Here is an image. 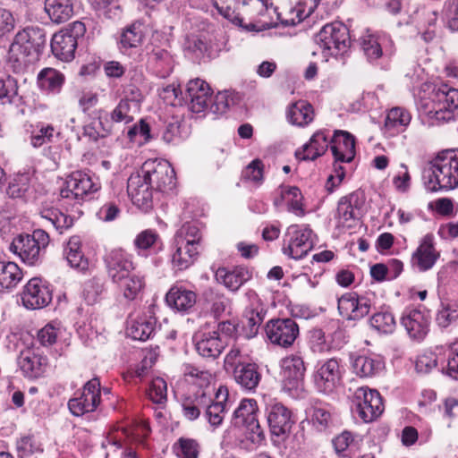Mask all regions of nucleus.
Wrapping results in <instances>:
<instances>
[{
  "label": "nucleus",
  "instance_id": "obj_26",
  "mask_svg": "<svg viewBox=\"0 0 458 458\" xmlns=\"http://www.w3.org/2000/svg\"><path fill=\"white\" fill-rule=\"evenodd\" d=\"M226 336L217 331L203 333L196 343L198 352L203 357L216 358L226 346Z\"/></svg>",
  "mask_w": 458,
  "mask_h": 458
},
{
  "label": "nucleus",
  "instance_id": "obj_40",
  "mask_svg": "<svg viewBox=\"0 0 458 458\" xmlns=\"http://www.w3.org/2000/svg\"><path fill=\"white\" fill-rule=\"evenodd\" d=\"M64 82V76L54 68H45L38 74V85L40 89L57 94Z\"/></svg>",
  "mask_w": 458,
  "mask_h": 458
},
{
  "label": "nucleus",
  "instance_id": "obj_28",
  "mask_svg": "<svg viewBox=\"0 0 458 458\" xmlns=\"http://www.w3.org/2000/svg\"><path fill=\"white\" fill-rule=\"evenodd\" d=\"M354 138L347 131H338L335 132L332 140L331 151L335 160L340 162H351L354 157Z\"/></svg>",
  "mask_w": 458,
  "mask_h": 458
},
{
  "label": "nucleus",
  "instance_id": "obj_44",
  "mask_svg": "<svg viewBox=\"0 0 458 458\" xmlns=\"http://www.w3.org/2000/svg\"><path fill=\"white\" fill-rule=\"evenodd\" d=\"M157 320L155 318L141 317L128 328V335L134 340L146 341L155 332Z\"/></svg>",
  "mask_w": 458,
  "mask_h": 458
},
{
  "label": "nucleus",
  "instance_id": "obj_14",
  "mask_svg": "<svg viewBox=\"0 0 458 458\" xmlns=\"http://www.w3.org/2000/svg\"><path fill=\"white\" fill-rule=\"evenodd\" d=\"M266 334L272 344L289 347L299 335V327L292 318L270 320L267 324Z\"/></svg>",
  "mask_w": 458,
  "mask_h": 458
},
{
  "label": "nucleus",
  "instance_id": "obj_51",
  "mask_svg": "<svg viewBox=\"0 0 458 458\" xmlns=\"http://www.w3.org/2000/svg\"><path fill=\"white\" fill-rule=\"evenodd\" d=\"M123 296L127 300H134L144 285L143 278L137 275H129L119 282H115Z\"/></svg>",
  "mask_w": 458,
  "mask_h": 458
},
{
  "label": "nucleus",
  "instance_id": "obj_31",
  "mask_svg": "<svg viewBox=\"0 0 458 458\" xmlns=\"http://www.w3.org/2000/svg\"><path fill=\"white\" fill-rule=\"evenodd\" d=\"M411 121L409 111L403 107L391 108L386 117L384 129L389 136H394L406 130Z\"/></svg>",
  "mask_w": 458,
  "mask_h": 458
},
{
  "label": "nucleus",
  "instance_id": "obj_24",
  "mask_svg": "<svg viewBox=\"0 0 458 458\" xmlns=\"http://www.w3.org/2000/svg\"><path fill=\"white\" fill-rule=\"evenodd\" d=\"M284 384L289 389L297 388L302 383L306 368L301 357L290 355L281 360Z\"/></svg>",
  "mask_w": 458,
  "mask_h": 458
},
{
  "label": "nucleus",
  "instance_id": "obj_36",
  "mask_svg": "<svg viewBox=\"0 0 458 458\" xmlns=\"http://www.w3.org/2000/svg\"><path fill=\"white\" fill-rule=\"evenodd\" d=\"M384 367V361L379 356H358L352 362L354 373L361 377L376 376Z\"/></svg>",
  "mask_w": 458,
  "mask_h": 458
},
{
  "label": "nucleus",
  "instance_id": "obj_52",
  "mask_svg": "<svg viewBox=\"0 0 458 458\" xmlns=\"http://www.w3.org/2000/svg\"><path fill=\"white\" fill-rule=\"evenodd\" d=\"M173 451L178 458H198L199 445L192 438L180 437L174 444Z\"/></svg>",
  "mask_w": 458,
  "mask_h": 458
},
{
  "label": "nucleus",
  "instance_id": "obj_20",
  "mask_svg": "<svg viewBox=\"0 0 458 458\" xmlns=\"http://www.w3.org/2000/svg\"><path fill=\"white\" fill-rule=\"evenodd\" d=\"M245 296L249 304L246 306L243 313L242 324L248 330V335L254 336L265 318L266 310L261 300L254 291L248 290Z\"/></svg>",
  "mask_w": 458,
  "mask_h": 458
},
{
  "label": "nucleus",
  "instance_id": "obj_32",
  "mask_svg": "<svg viewBox=\"0 0 458 458\" xmlns=\"http://www.w3.org/2000/svg\"><path fill=\"white\" fill-rule=\"evenodd\" d=\"M329 142L324 131H317L310 141L303 145L302 150L296 151V157L302 160H315L328 148Z\"/></svg>",
  "mask_w": 458,
  "mask_h": 458
},
{
  "label": "nucleus",
  "instance_id": "obj_8",
  "mask_svg": "<svg viewBox=\"0 0 458 458\" xmlns=\"http://www.w3.org/2000/svg\"><path fill=\"white\" fill-rule=\"evenodd\" d=\"M312 231L305 225H290L284 238L283 253L299 259L306 256L313 248Z\"/></svg>",
  "mask_w": 458,
  "mask_h": 458
},
{
  "label": "nucleus",
  "instance_id": "obj_4",
  "mask_svg": "<svg viewBox=\"0 0 458 458\" xmlns=\"http://www.w3.org/2000/svg\"><path fill=\"white\" fill-rule=\"evenodd\" d=\"M422 106L431 120L438 123L454 120L458 108V89L445 83L436 85Z\"/></svg>",
  "mask_w": 458,
  "mask_h": 458
},
{
  "label": "nucleus",
  "instance_id": "obj_56",
  "mask_svg": "<svg viewBox=\"0 0 458 458\" xmlns=\"http://www.w3.org/2000/svg\"><path fill=\"white\" fill-rule=\"evenodd\" d=\"M309 344L314 353L325 354L328 352L332 346L327 341L325 333L320 328H313L310 331Z\"/></svg>",
  "mask_w": 458,
  "mask_h": 458
},
{
  "label": "nucleus",
  "instance_id": "obj_62",
  "mask_svg": "<svg viewBox=\"0 0 458 458\" xmlns=\"http://www.w3.org/2000/svg\"><path fill=\"white\" fill-rule=\"evenodd\" d=\"M311 421L318 431H324L332 424L331 412L325 407H314Z\"/></svg>",
  "mask_w": 458,
  "mask_h": 458
},
{
  "label": "nucleus",
  "instance_id": "obj_47",
  "mask_svg": "<svg viewBox=\"0 0 458 458\" xmlns=\"http://www.w3.org/2000/svg\"><path fill=\"white\" fill-rule=\"evenodd\" d=\"M184 376L188 382L202 388L207 393H211L208 391V388L214 379V376L209 370L189 365L185 368Z\"/></svg>",
  "mask_w": 458,
  "mask_h": 458
},
{
  "label": "nucleus",
  "instance_id": "obj_54",
  "mask_svg": "<svg viewBox=\"0 0 458 458\" xmlns=\"http://www.w3.org/2000/svg\"><path fill=\"white\" fill-rule=\"evenodd\" d=\"M143 39L141 24L134 23L128 27L121 35L120 45L122 48H131L140 46Z\"/></svg>",
  "mask_w": 458,
  "mask_h": 458
},
{
  "label": "nucleus",
  "instance_id": "obj_2",
  "mask_svg": "<svg viewBox=\"0 0 458 458\" xmlns=\"http://www.w3.org/2000/svg\"><path fill=\"white\" fill-rule=\"evenodd\" d=\"M46 34L39 27L30 26L16 33L7 53V64L14 72H21L39 60L46 46Z\"/></svg>",
  "mask_w": 458,
  "mask_h": 458
},
{
  "label": "nucleus",
  "instance_id": "obj_12",
  "mask_svg": "<svg viewBox=\"0 0 458 458\" xmlns=\"http://www.w3.org/2000/svg\"><path fill=\"white\" fill-rule=\"evenodd\" d=\"M361 206L357 193L341 198L335 215V226L343 231L355 227L360 217Z\"/></svg>",
  "mask_w": 458,
  "mask_h": 458
},
{
  "label": "nucleus",
  "instance_id": "obj_38",
  "mask_svg": "<svg viewBox=\"0 0 458 458\" xmlns=\"http://www.w3.org/2000/svg\"><path fill=\"white\" fill-rule=\"evenodd\" d=\"M211 401V393L205 390L198 391L193 397H189L182 402V415L189 420H195L200 415V410L204 409Z\"/></svg>",
  "mask_w": 458,
  "mask_h": 458
},
{
  "label": "nucleus",
  "instance_id": "obj_13",
  "mask_svg": "<svg viewBox=\"0 0 458 458\" xmlns=\"http://www.w3.org/2000/svg\"><path fill=\"white\" fill-rule=\"evenodd\" d=\"M100 382L98 378L89 380L79 397L69 401L68 406L71 412L75 416H81L84 413L94 411L100 403Z\"/></svg>",
  "mask_w": 458,
  "mask_h": 458
},
{
  "label": "nucleus",
  "instance_id": "obj_42",
  "mask_svg": "<svg viewBox=\"0 0 458 458\" xmlns=\"http://www.w3.org/2000/svg\"><path fill=\"white\" fill-rule=\"evenodd\" d=\"M301 199V193L297 187L282 186L280 188V198H276L274 203L276 206H279L283 201H286L289 211L297 216H302L304 212Z\"/></svg>",
  "mask_w": 458,
  "mask_h": 458
},
{
  "label": "nucleus",
  "instance_id": "obj_17",
  "mask_svg": "<svg viewBox=\"0 0 458 458\" xmlns=\"http://www.w3.org/2000/svg\"><path fill=\"white\" fill-rule=\"evenodd\" d=\"M401 324L410 338L415 341H422L428 333V316L417 308H406L402 314Z\"/></svg>",
  "mask_w": 458,
  "mask_h": 458
},
{
  "label": "nucleus",
  "instance_id": "obj_64",
  "mask_svg": "<svg viewBox=\"0 0 458 458\" xmlns=\"http://www.w3.org/2000/svg\"><path fill=\"white\" fill-rule=\"evenodd\" d=\"M55 128L52 125H42L38 131H33L30 142L33 147L38 148L47 142H50L55 134Z\"/></svg>",
  "mask_w": 458,
  "mask_h": 458
},
{
  "label": "nucleus",
  "instance_id": "obj_15",
  "mask_svg": "<svg viewBox=\"0 0 458 458\" xmlns=\"http://www.w3.org/2000/svg\"><path fill=\"white\" fill-rule=\"evenodd\" d=\"M342 373L336 358H331L318 365L314 375V384L319 392L330 394L340 385Z\"/></svg>",
  "mask_w": 458,
  "mask_h": 458
},
{
  "label": "nucleus",
  "instance_id": "obj_1",
  "mask_svg": "<svg viewBox=\"0 0 458 458\" xmlns=\"http://www.w3.org/2000/svg\"><path fill=\"white\" fill-rule=\"evenodd\" d=\"M175 185V173L170 163L149 159L129 177L127 191L135 205L147 208L152 200L153 191L169 192Z\"/></svg>",
  "mask_w": 458,
  "mask_h": 458
},
{
  "label": "nucleus",
  "instance_id": "obj_39",
  "mask_svg": "<svg viewBox=\"0 0 458 458\" xmlns=\"http://www.w3.org/2000/svg\"><path fill=\"white\" fill-rule=\"evenodd\" d=\"M22 277L23 274L16 263L0 261V292L13 289Z\"/></svg>",
  "mask_w": 458,
  "mask_h": 458
},
{
  "label": "nucleus",
  "instance_id": "obj_5",
  "mask_svg": "<svg viewBox=\"0 0 458 458\" xmlns=\"http://www.w3.org/2000/svg\"><path fill=\"white\" fill-rule=\"evenodd\" d=\"M315 43L327 61L329 56L346 53L351 46L347 27L341 22H332L322 27L314 38Z\"/></svg>",
  "mask_w": 458,
  "mask_h": 458
},
{
  "label": "nucleus",
  "instance_id": "obj_60",
  "mask_svg": "<svg viewBox=\"0 0 458 458\" xmlns=\"http://www.w3.org/2000/svg\"><path fill=\"white\" fill-rule=\"evenodd\" d=\"M18 95V82L11 76L0 77V100L11 103Z\"/></svg>",
  "mask_w": 458,
  "mask_h": 458
},
{
  "label": "nucleus",
  "instance_id": "obj_23",
  "mask_svg": "<svg viewBox=\"0 0 458 458\" xmlns=\"http://www.w3.org/2000/svg\"><path fill=\"white\" fill-rule=\"evenodd\" d=\"M186 94L191 112L199 114L208 108L211 89L206 81L200 79L191 80L187 84Z\"/></svg>",
  "mask_w": 458,
  "mask_h": 458
},
{
  "label": "nucleus",
  "instance_id": "obj_18",
  "mask_svg": "<svg viewBox=\"0 0 458 458\" xmlns=\"http://www.w3.org/2000/svg\"><path fill=\"white\" fill-rule=\"evenodd\" d=\"M52 300L48 285L40 278H31L24 286L21 301L27 309L37 310L47 306Z\"/></svg>",
  "mask_w": 458,
  "mask_h": 458
},
{
  "label": "nucleus",
  "instance_id": "obj_45",
  "mask_svg": "<svg viewBox=\"0 0 458 458\" xmlns=\"http://www.w3.org/2000/svg\"><path fill=\"white\" fill-rule=\"evenodd\" d=\"M386 41L388 38L386 36H376L371 33H367L360 38L362 50L370 61L377 60L382 55Z\"/></svg>",
  "mask_w": 458,
  "mask_h": 458
},
{
  "label": "nucleus",
  "instance_id": "obj_19",
  "mask_svg": "<svg viewBox=\"0 0 458 458\" xmlns=\"http://www.w3.org/2000/svg\"><path fill=\"white\" fill-rule=\"evenodd\" d=\"M108 276L115 283L131 275L134 270L131 256L122 249L110 250L105 257Z\"/></svg>",
  "mask_w": 458,
  "mask_h": 458
},
{
  "label": "nucleus",
  "instance_id": "obj_7",
  "mask_svg": "<svg viewBox=\"0 0 458 458\" xmlns=\"http://www.w3.org/2000/svg\"><path fill=\"white\" fill-rule=\"evenodd\" d=\"M232 423L249 434L252 444L264 439V433L258 420V406L254 399H243L234 410Z\"/></svg>",
  "mask_w": 458,
  "mask_h": 458
},
{
  "label": "nucleus",
  "instance_id": "obj_30",
  "mask_svg": "<svg viewBox=\"0 0 458 458\" xmlns=\"http://www.w3.org/2000/svg\"><path fill=\"white\" fill-rule=\"evenodd\" d=\"M165 301L169 307L185 312L195 305L197 295L193 291L175 285L166 293Z\"/></svg>",
  "mask_w": 458,
  "mask_h": 458
},
{
  "label": "nucleus",
  "instance_id": "obj_48",
  "mask_svg": "<svg viewBox=\"0 0 458 458\" xmlns=\"http://www.w3.org/2000/svg\"><path fill=\"white\" fill-rule=\"evenodd\" d=\"M202 235L199 228L196 224L186 223L177 232L174 236V241L178 243H184L186 245L197 248L199 250Z\"/></svg>",
  "mask_w": 458,
  "mask_h": 458
},
{
  "label": "nucleus",
  "instance_id": "obj_46",
  "mask_svg": "<svg viewBox=\"0 0 458 458\" xmlns=\"http://www.w3.org/2000/svg\"><path fill=\"white\" fill-rule=\"evenodd\" d=\"M40 218L45 222L43 225L62 232L72 227L73 219L55 208L43 209L39 213Z\"/></svg>",
  "mask_w": 458,
  "mask_h": 458
},
{
  "label": "nucleus",
  "instance_id": "obj_57",
  "mask_svg": "<svg viewBox=\"0 0 458 458\" xmlns=\"http://www.w3.org/2000/svg\"><path fill=\"white\" fill-rule=\"evenodd\" d=\"M370 325L380 333L391 334L394 331L395 320L389 312H378L370 318Z\"/></svg>",
  "mask_w": 458,
  "mask_h": 458
},
{
  "label": "nucleus",
  "instance_id": "obj_59",
  "mask_svg": "<svg viewBox=\"0 0 458 458\" xmlns=\"http://www.w3.org/2000/svg\"><path fill=\"white\" fill-rule=\"evenodd\" d=\"M248 361V354L239 346H233L225 358V368L227 371L233 372L235 368L243 366Z\"/></svg>",
  "mask_w": 458,
  "mask_h": 458
},
{
  "label": "nucleus",
  "instance_id": "obj_49",
  "mask_svg": "<svg viewBox=\"0 0 458 458\" xmlns=\"http://www.w3.org/2000/svg\"><path fill=\"white\" fill-rule=\"evenodd\" d=\"M137 111V105L129 99H121L110 113V121L114 124H128L133 121V114Z\"/></svg>",
  "mask_w": 458,
  "mask_h": 458
},
{
  "label": "nucleus",
  "instance_id": "obj_33",
  "mask_svg": "<svg viewBox=\"0 0 458 458\" xmlns=\"http://www.w3.org/2000/svg\"><path fill=\"white\" fill-rule=\"evenodd\" d=\"M286 117L293 125L306 126L313 121V107L305 100L296 101L288 107Z\"/></svg>",
  "mask_w": 458,
  "mask_h": 458
},
{
  "label": "nucleus",
  "instance_id": "obj_63",
  "mask_svg": "<svg viewBox=\"0 0 458 458\" xmlns=\"http://www.w3.org/2000/svg\"><path fill=\"white\" fill-rule=\"evenodd\" d=\"M157 241L158 234L155 231L144 230L136 236L134 246L140 253V250H146L153 247Z\"/></svg>",
  "mask_w": 458,
  "mask_h": 458
},
{
  "label": "nucleus",
  "instance_id": "obj_41",
  "mask_svg": "<svg viewBox=\"0 0 458 458\" xmlns=\"http://www.w3.org/2000/svg\"><path fill=\"white\" fill-rule=\"evenodd\" d=\"M67 262L72 267L84 271L89 267L88 259L81 250V242L78 236H72L64 249Z\"/></svg>",
  "mask_w": 458,
  "mask_h": 458
},
{
  "label": "nucleus",
  "instance_id": "obj_21",
  "mask_svg": "<svg viewBox=\"0 0 458 458\" xmlns=\"http://www.w3.org/2000/svg\"><path fill=\"white\" fill-rule=\"evenodd\" d=\"M338 310L342 317L357 320L370 310L369 301L364 297H358L355 293H346L338 299Z\"/></svg>",
  "mask_w": 458,
  "mask_h": 458
},
{
  "label": "nucleus",
  "instance_id": "obj_22",
  "mask_svg": "<svg viewBox=\"0 0 458 458\" xmlns=\"http://www.w3.org/2000/svg\"><path fill=\"white\" fill-rule=\"evenodd\" d=\"M267 410L271 433L276 437L289 433L293 425L291 411L280 403L269 404Z\"/></svg>",
  "mask_w": 458,
  "mask_h": 458
},
{
  "label": "nucleus",
  "instance_id": "obj_34",
  "mask_svg": "<svg viewBox=\"0 0 458 458\" xmlns=\"http://www.w3.org/2000/svg\"><path fill=\"white\" fill-rule=\"evenodd\" d=\"M233 376L238 385L249 391L254 390L261 379L257 364L252 362L235 368Z\"/></svg>",
  "mask_w": 458,
  "mask_h": 458
},
{
  "label": "nucleus",
  "instance_id": "obj_61",
  "mask_svg": "<svg viewBox=\"0 0 458 458\" xmlns=\"http://www.w3.org/2000/svg\"><path fill=\"white\" fill-rule=\"evenodd\" d=\"M310 12H306L303 5L299 3L296 6L291 7L285 13L286 17H281L283 13H278L281 22L286 26H293L302 21L308 17Z\"/></svg>",
  "mask_w": 458,
  "mask_h": 458
},
{
  "label": "nucleus",
  "instance_id": "obj_9",
  "mask_svg": "<svg viewBox=\"0 0 458 458\" xmlns=\"http://www.w3.org/2000/svg\"><path fill=\"white\" fill-rule=\"evenodd\" d=\"M273 4L272 0H213V5L221 15L239 25H242V19L238 13L241 9L248 8L250 13L261 15Z\"/></svg>",
  "mask_w": 458,
  "mask_h": 458
},
{
  "label": "nucleus",
  "instance_id": "obj_29",
  "mask_svg": "<svg viewBox=\"0 0 458 458\" xmlns=\"http://www.w3.org/2000/svg\"><path fill=\"white\" fill-rule=\"evenodd\" d=\"M78 41L63 30L55 33L51 41L54 55L61 61L70 62L74 58Z\"/></svg>",
  "mask_w": 458,
  "mask_h": 458
},
{
  "label": "nucleus",
  "instance_id": "obj_43",
  "mask_svg": "<svg viewBox=\"0 0 458 458\" xmlns=\"http://www.w3.org/2000/svg\"><path fill=\"white\" fill-rule=\"evenodd\" d=\"M18 365L23 375L30 378H36L42 372L41 358L30 350L21 352L18 358Z\"/></svg>",
  "mask_w": 458,
  "mask_h": 458
},
{
  "label": "nucleus",
  "instance_id": "obj_53",
  "mask_svg": "<svg viewBox=\"0 0 458 458\" xmlns=\"http://www.w3.org/2000/svg\"><path fill=\"white\" fill-rule=\"evenodd\" d=\"M31 177L29 174H16L9 182L6 190L7 194L12 198H22L30 187Z\"/></svg>",
  "mask_w": 458,
  "mask_h": 458
},
{
  "label": "nucleus",
  "instance_id": "obj_58",
  "mask_svg": "<svg viewBox=\"0 0 458 458\" xmlns=\"http://www.w3.org/2000/svg\"><path fill=\"white\" fill-rule=\"evenodd\" d=\"M148 395L155 403H163L167 397V384L164 378L157 377L152 379Z\"/></svg>",
  "mask_w": 458,
  "mask_h": 458
},
{
  "label": "nucleus",
  "instance_id": "obj_10",
  "mask_svg": "<svg viewBox=\"0 0 458 458\" xmlns=\"http://www.w3.org/2000/svg\"><path fill=\"white\" fill-rule=\"evenodd\" d=\"M354 403L358 416L366 423L377 420L384 411L379 393L369 387H359L355 391Z\"/></svg>",
  "mask_w": 458,
  "mask_h": 458
},
{
  "label": "nucleus",
  "instance_id": "obj_35",
  "mask_svg": "<svg viewBox=\"0 0 458 458\" xmlns=\"http://www.w3.org/2000/svg\"><path fill=\"white\" fill-rule=\"evenodd\" d=\"M174 252L172 255V264L177 270H185L197 260L199 250L174 241Z\"/></svg>",
  "mask_w": 458,
  "mask_h": 458
},
{
  "label": "nucleus",
  "instance_id": "obj_3",
  "mask_svg": "<svg viewBox=\"0 0 458 458\" xmlns=\"http://www.w3.org/2000/svg\"><path fill=\"white\" fill-rule=\"evenodd\" d=\"M425 186L432 192L458 187V149H446L437 154L430 163Z\"/></svg>",
  "mask_w": 458,
  "mask_h": 458
},
{
  "label": "nucleus",
  "instance_id": "obj_16",
  "mask_svg": "<svg viewBox=\"0 0 458 458\" xmlns=\"http://www.w3.org/2000/svg\"><path fill=\"white\" fill-rule=\"evenodd\" d=\"M439 257L440 254L435 247L434 235L427 233L420 239L419 246L412 253L411 264L419 272H425L435 266Z\"/></svg>",
  "mask_w": 458,
  "mask_h": 458
},
{
  "label": "nucleus",
  "instance_id": "obj_37",
  "mask_svg": "<svg viewBox=\"0 0 458 458\" xmlns=\"http://www.w3.org/2000/svg\"><path fill=\"white\" fill-rule=\"evenodd\" d=\"M45 11L53 22L68 21L73 13L72 0H45Z\"/></svg>",
  "mask_w": 458,
  "mask_h": 458
},
{
  "label": "nucleus",
  "instance_id": "obj_6",
  "mask_svg": "<svg viewBox=\"0 0 458 458\" xmlns=\"http://www.w3.org/2000/svg\"><path fill=\"white\" fill-rule=\"evenodd\" d=\"M49 242L48 234L41 229L34 230L32 234H20L10 245V250L30 266L40 259V253Z\"/></svg>",
  "mask_w": 458,
  "mask_h": 458
},
{
  "label": "nucleus",
  "instance_id": "obj_27",
  "mask_svg": "<svg viewBox=\"0 0 458 458\" xmlns=\"http://www.w3.org/2000/svg\"><path fill=\"white\" fill-rule=\"evenodd\" d=\"M216 278L229 291L237 292L243 284L251 278V274L242 267H237L233 270L219 267L216 272Z\"/></svg>",
  "mask_w": 458,
  "mask_h": 458
},
{
  "label": "nucleus",
  "instance_id": "obj_11",
  "mask_svg": "<svg viewBox=\"0 0 458 458\" xmlns=\"http://www.w3.org/2000/svg\"><path fill=\"white\" fill-rule=\"evenodd\" d=\"M98 189L99 186L93 182L89 174L82 171H74L66 179L65 187L61 190L60 195L64 199L83 200Z\"/></svg>",
  "mask_w": 458,
  "mask_h": 458
},
{
  "label": "nucleus",
  "instance_id": "obj_50",
  "mask_svg": "<svg viewBox=\"0 0 458 458\" xmlns=\"http://www.w3.org/2000/svg\"><path fill=\"white\" fill-rule=\"evenodd\" d=\"M436 321L437 325L445 328L458 321V301H443L437 310Z\"/></svg>",
  "mask_w": 458,
  "mask_h": 458
},
{
  "label": "nucleus",
  "instance_id": "obj_25",
  "mask_svg": "<svg viewBox=\"0 0 458 458\" xmlns=\"http://www.w3.org/2000/svg\"><path fill=\"white\" fill-rule=\"evenodd\" d=\"M228 395L227 387L219 386L214 399L211 398L210 403H208L207 406H204V409H206L205 415L208 423L214 428L219 427L224 420Z\"/></svg>",
  "mask_w": 458,
  "mask_h": 458
},
{
  "label": "nucleus",
  "instance_id": "obj_55",
  "mask_svg": "<svg viewBox=\"0 0 458 458\" xmlns=\"http://www.w3.org/2000/svg\"><path fill=\"white\" fill-rule=\"evenodd\" d=\"M127 138L130 141L138 145H143L148 142L151 139L150 127L144 119H141L139 123H135L129 128L127 131Z\"/></svg>",
  "mask_w": 458,
  "mask_h": 458
}]
</instances>
